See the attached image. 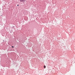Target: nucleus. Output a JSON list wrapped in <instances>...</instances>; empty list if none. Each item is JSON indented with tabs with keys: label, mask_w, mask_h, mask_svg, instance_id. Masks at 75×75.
<instances>
[{
	"label": "nucleus",
	"mask_w": 75,
	"mask_h": 75,
	"mask_svg": "<svg viewBox=\"0 0 75 75\" xmlns=\"http://www.w3.org/2000/svg\"><path fill=\"white\" fill-rule=\"evenodd\" d=\"M24 1V0H21L20 1L21 2H23Z\"/></svg>",
	"instance_id": "f257e3e1"
},
{
	"label": "nucleus",
	"mask_w": 75,
	"mask_h": 75,
	"mask_svg": "<svg viewBox=\"0 0 75 75\" xmlns=\"http://www.w3.org/2000/svg\"><path fill=\"white\" fill-rule=\"evenodd\" d=\"M44 68H45L46 67L45 66H44Z\"/></svg>",
	"instance_id": "f03ea898"
},
{
	"label": "nucleus",
	"mask_w": 75,
	"mask_h": 75,
	"mask_svg": "<svg viewBox=\"0 0 75 75\" xmlns=\"http://www.w3.org/2000/svg\"><path fill=\"white\" fill-rule=\"evenodd\" d=\"M12 48H14V47L13 46H12Z\"/></svg>",
	"instance_id": "7ed1b4c3"
},
{
	"label": "nucleus",
	"mask_w": 75,
	"mask_h": 75,
	"mask_svg": "<svg viewBox=\"0 0 75 75\" xmlns=\"http://www.w3.org/2000/svg\"><path fill=\"white\" fill-rule=\"evenodd\" d=\"M17 6H18V5H17Z\"/></svg>",
	"instance_id": "20e7f679"
}]
</instances>
